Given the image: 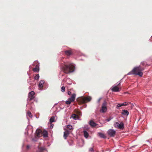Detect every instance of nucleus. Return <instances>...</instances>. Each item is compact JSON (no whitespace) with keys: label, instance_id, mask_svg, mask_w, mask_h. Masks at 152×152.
<instances>
[{"label":"nucleus","instance_id":"obj_1","mask_svg":"<svg viewBox=\"0 0 152 152\" xmlns=\"http://www.w3.org/2000/svg\"><path fill=\"white\" fill-rule=\"evenodd\" d=\"M62 68L64 73L68 74L74 71L75 66L72 64L68 62L65 63Z\"/></svg>","mask_w":152,"mask_h":152},{"label":"nucleus","instance_id":"obj_2","mask_svg":"<svg viewBox=\"0 0 152 152\" xmlns=\"http://www.w3.org/2000/svg\"><path fill=\"white\" fill-rule=\"evenodd\" d=\"M144 68L142 67L141 66L134 67L133 69L127 74L128 75H138L140 77H142L143 75L142 71L144 70Z\"/></svg>","mask_w":152,"mask_h":152},{"label":"nucleus","instance_id":"obj_3","mask_svg":"<svg viewBox=\"0 0 152 152\" xmlns=\"http://www.w3.org/2000/svg\"><path fill=\"white\" fill-rule=\"evenodd\" d=\"M91 99V97L89 96L81 97L77 100V101L80 104H84L90 101Z\"/></svg>","mask_w":152,"mask_h":152},{"label":"nucleus","instance_id":"obj_4","mask_svg":"<svg viewBox=\"0 0 152 152\" xmlns=\"http://www.w3.org/2000/svg\"><path fill=\"white\" fill-rule=\"evenodd\" d=\"M119 123L118 122H115L114 123V126L116 128H118L121 129H123L124 128V124L122 122H119Z\"/></svg>","mask_w":152,"mask_h":152},{"label":"nucleus","instance_id":"obj_5","mask_svg":"<svg viewBox=\"0 0 152 152\" xmlns=\"http://www.w3.org/2000/svg\"><path fill=\"white\" fill-rule=\"evenodd\" d=\"M107 102L104 101L102 104V108L100 110V111L102 113L105 112L107 110Z\"/></svg>","mask_w":152,"mask_h":152},{"label":"nucleus","instance_id":"obj_6","mask_svg":"<svg viewBox=\"0 0 152 152\" xmlns=\"http://www.w3.org/2000/svg\"><path fill=\"white\" fill-rule=\"evenodd\" d=\"M116 133V131L113 129H110L107 131L108 135L111 137H114Z\"/></svg>","mask_w":152,"mask_h":152},{"label":"nucleus","instance_id":"obj_7","mask_svg":"<svg viewBox=\"0 0 152 152\" xmlns=\"http://www.w3.org/2000/svg\"><path fill=\"white\" fill-rule=\"evenodd\" d=\"M35 94V93L33 91H31L28 94V100L29 101H31L34 98V96Z\"/></svg>","mask_w":152,"mask_h":152},{"label":"nucleus","instance_id":"obj_8","mask_svg":"<svg viewBox=\"0 0 152 152\" xmlns=\"http://www.w3.org/2000/svg\"><path fill=\"white\" fill-rule=\"evenodd\" d=\"M120 82L118 84L113 87L111 88V90L112 91L114 92H119L120 91V89H119V88L117 87L118 86H119L120 84Z\"/></svg>","mask_w":152,"mask_h":152},{"label":"nucleus","instance_id":"obj_9","mask_svg":"<svg viewBox=\"0 0 152 152\" xmlns=\"http://www.w3.org/2000/svg\"><path fill=\"white\" fill-rule=\"evenodd\" d=\"M64 130H65V131L64 132V137L65 139H66L68 135L70 134V132L68 130H66L65 128L64 129Z\"/></svg>","mask_w":152,"mask_h":152},{"label":"nucleus","instance_id":"obj_10","mask_svg":"<svg viewBox=\"0 0 152 152\" xmlns=\"http://www.w3.org/2000/svg\"><path fill=\"white\" fill-rule=\"evenodd\" d=\"M42 130L39 129H37L36 132V135L37 137H40L42 135Z\"/></svg>","mask_w":152,"mask_h":152},{"label":"nucleus","instance_id":"obj_11","mask_svg":"<svg viewBox=\"0 0 152 152\" xmlns=\"http://www.w3.org/2000/svg\"><path fill=\"white\" fill-rule=\"evenodd\" d=\"M44 83V80H41L39 81V87L40 89H42L43 86V84Z\"/></svg>","mask_w":152,"mask_h":152},{"label":"nucleus","instance_id":"obj_12","mask_svg":"<svg viewBox=\"0 0 152 152\" xmlns=\"http://www.w3.org/2000/svg\"><path fill=\"white\" fill-rule=\"evenodd\" d=\"M127 105V102H125L121 104H118L117 105L116 108L117 109H118L119 107L123 106H126Z\"/></svg>","mask_w":152,"mask_h":152},{"label":"nucleus","instance_id":"obj_13","mask_svg":"<svg viewBox=\"0 0 152 152\" xmlns=\"http://www.w3.org/2000/svg\"><path fill=\"white\" fill-rule=\"evenodd\" d=\"M42 135L44 137H48V133L47 131L44 130L42 133Z\"/></svg>","mask_w":152,"mask_h":152},{"label":"nucleus","instance_id":"obj_14","mask_svg":"<svg viewBox=\"0 0 152 152\" xmlns=\"http://www.w3.org/2000/svg\"><path fill=\"white\" fill-rule=\"evenodd\" d=\"M89 124L92 127H94L96 126L97 124L93 121H91L89 122Z\"/></svg>","mask_w":152,"mask_h":152},{"label":"nucleus","instance_id":"obj_15","mask_svg":"<svg viewBox=\"0 0 152 152\" xmlns=\"http://www.w3.org/2000/svg\"><path fill=\"white\" fill-rule=\"evenodd\" d=\"M65 54L67 56H69L71 55L72 52L70 50H66L64 51Z\"/></svg>","mask_w":152,"mask_h":152},{"label":"nucleus","instance_id":"obj_16","mask_svg":"<svg viewBox=\"0 0 152 152\" xmlns=\"http://www.w3.org/2000/svg\"><path fill=\"white\" fill-rule=\"evenodd\" d=\"M39 65L38 64H37L35 66V67L33 69V70L34 72H39Z\"/></svg>","mask_w":152,"mask_h":152},{"label":"nucleus","instance_id":"obj_17","mask_svg":"<svg viewBox=\"0 0 152 152\" xmlns=\"http://www.w3.org/2000/svg\"><path fill=\"white\" fill-rule=\"evenodd\" d=\"M98 135L101 138H105L106 137L105 135L102 133H100V132L98 133Z\"/></svg>","mask_w":152,"mask_h":152},{"label":"nucleus","instance_id":"obj_18","mask_svg":"<svg viewBox=\"0 0 152 152\" xmlns=\"http://www.w3.org/2000/svg\"><path fill=\"white\" fill-rule=\"evenodd\" d=\"M122 114L124 115H128L129 114V112L127 110H122Z\"/></svg>","mask_w":152,"mask_h":152},{"label":"nucleus","instance_id":"obj_19","mask_svg":"<svg viewBox=\"0 0 152 152\" xmlns=\"http://www.w3.org/2000/svg\"><path fill=\"white\" fill-rule=\"evenodd\" d=\"M72 117L73 119L75 120H76L79 118V117L78 115L75 114H73L72 115Z\"/></svg>","mask_w":152,"mask_h":152},{"label":"nucleus","instance_id":"obj_20","mask_svg":"<svg viewBox=\"0 0 152 152\" xmlns=\"http://www.w3.org/2000/svg\"><path fill=\"white\" fill-rule=\"evenodd\" d=\"M84 136L86 138H87L89 136V134L88 132L84 130L83 131Z\"/></svg>","mask_w":152,"mask_h":152},{"label":"nucleus","instance_id":"obj_21","mask_svg":"<svg viewBox=\"0 0 152 152\" xmlns=\"http://www.w3.org/2000/svg\"><path fill=\"white\" fill-rule=\"evenodd\" d=\"M66 130H72V126L70 125H68L66 127Z\"/></svg>","mask_w":152,"mask_h":152},{"label":"nucleus","instance_id":"obj_22","mask_svg":"<svg viewBox=\"0 0 152 152\" xmlns=\"http://www.w3.org/2000/svg\"><path fill=\"white\" fill-rule=\"evenodd\" d=\"M45 150V149L43 147H39L38 148V150L39 152H43V151Z\"/></svg>","mask_w":152,"mask_h":152},{"label":"nucleus","instance_id":"obj_23","mask_svg":"<svg viewBox=\"0 0 152 152\" xmlns=\"http://www.w3.org/2000/svg\"><path fill=\"white\" fill-rule=\"evenodd\" d=\"M75 113L77 114V115H81V113L80 111L75 110Z\"/></svg>","mask_w":152,"mask_h":152},{"label":"nucleus","instance_id":"obj_24","mask_svg":"<svg viewBox=\"0 0 152 152\" xmlns=\"http://www.w3.org/2000/svg\"><path fill=\"white\" fill-rule=\"evenodd\" d=\"M76 97V94H72L71 96L70 97L71 99H72L73 101H74L75 100V98Z\"/></svg>","mask_w":152,"mask_h":152},{"label":"nucleus","instance_id":"obj_25","mask_svg":"<svg viewBox=\"0 0 152 152\" xmlns=\"http://www.w3.org/2000/svg\"><path fill=\"white\" fill-rule=\"evenodd\" d=\"M55 118L54 117H52L50 120V124L52 123L54 121Z\"/></svg>","mask_w":152,"mask_h":152},{"label":"nucleus","instance_id":"obj_26","mask_svg":"<svg viewBox=\"0 0 152 152\" xmlns=\"http://www.w3.org/2000/svg\"><path fill=\"white\" fill-rule=\"evenodd\" d=\"M27 115L30 118H31L32 116L31 112L30 111H28L27 112Z\"/></svg>","mask_w":152,"mask_h":152},{"label":"nucleus","instance_id":"obj_27","mask_svg":"<svg viewBox=\"0 0 152 152\" xmlns=\"http://www.w3.org/2000/svg\"><path fill=\"white\" fill-rule=\"evenodd\" d=\"M89 152H94V151L92 148H90L89 149Z\"/></svg>","mask_w":152,"mask_h":152},{"label":"nucleus","instance_id":"obj_28","mask_svg":"<svg viewBox=\"0 0 152 152\" xmlns=\"http://www.w3.org/2000/svg\"><path fill=\"white\" fill-rule=\"evenodd\" d=\"M61 91L62 92H64L65 91V88L64 86H62L61 88Z\"/></svg>","mask_w":152,"mask_h":152},{"label":"nucleus","instance_id":"obj_29","mask_svg":"<svg viewBox=\"0 0 152 152\" xmlns=\"http://www.w3.org/2000/svg\"><path fill=\"white\" fill-rule=\"evenodd\" d=\"M39 74H37L36 75L35 77V79L36 80H37L39 79Z\"/></svg>","mask_w":152,"mask_h":152},{"label":"nucleus","instance_id":"obj_30","mask_svg":"<svg viewBox=\"0 0 152 152\" xmlns=\"http://www.w3.org/2000/svg\"><path fill=\"white\" fill-rule=\"evenodd\" d=\"M71 102L69 100H68L67 101H66V103L67 104H69Z\"/></svg>","mask_w":152,"mask_h":152},{"label":"nucleus","instance_id":"obj_31","mask_svg":"<svg viewBox=\"0 0 152 152\" xmlns=\"http://www.w3.org/2000/svg\"><path fill=\"white\" fill-rule=\"evenodd\" d=\"M141 64L143 66H145V63L144 62H142L141 63Z\"/></svg>","mask_w":152,"mask_h":152},{"label":"nucleus","instance_id":"obj_32","mask_svg":"<svg viewBox=\"0 0 152 152\" xmlns=\"http://www.w3.org/2000/svg\"><path fill=\"white\" fill-rule=\"evenodd\" d=\"M68 100H69L71 102H72L74 101H73V100L72 99H71L70 98H69Z\"/></svg>","mask_w":152,"mask_h":152},{"label":"nucleus","instance_id":"obj_33","mask_svg":"<svg viewBox=\"0 0 152 152\" xmlns=\"http://www.w3.org/2000/svg\"><path fill=\"white\" fill-rule=\"evenodd\" d=\"M29 148H30V146L29 145H27V146H26V149H29Z\"/></svg>","mask_w":152,"mask_h":152},{"label":"nucleus","instance_id":"obj_34","mask_svg":"<svg viewBox=\"0 0 152 152\" xmlns=\"http://www.w3.org/2000/svg\"><path fill=\"white\" fill-rule=\"evenodd\" d=\"M71 94V92H70V91H69L68 92V94L69 95H70V94Z\"/></svg>","mask_w":152,"mask_h":152},{"label":"nucleus","instance_id":"obj_35","mask_svg":"<svg viewBox=\"0 0 152 152\" xmlns=\"http://www.w3.org/2000/svg\"><path fill=\"white\" fill-rule=\"evenodd\" d=\"M111 119L110 118H108V119H107L106 120L107 121H109L111 120Z\"/></svg>","mask_w":152,"mask_h":152},{"label":"nucleus","instance_id":"obj_36","mask_svg":"<svg viewBox=\"0 0 152 152\" xmlns=\"http://www.w3.org/2000/svg\"><path fill=\"white\" fill-rule=\"evenodd\" d=\"M53 124L51 125L50 126V128H53Z\"/></svg>","mask_w":152,"mask_h":152}]
</instances>
